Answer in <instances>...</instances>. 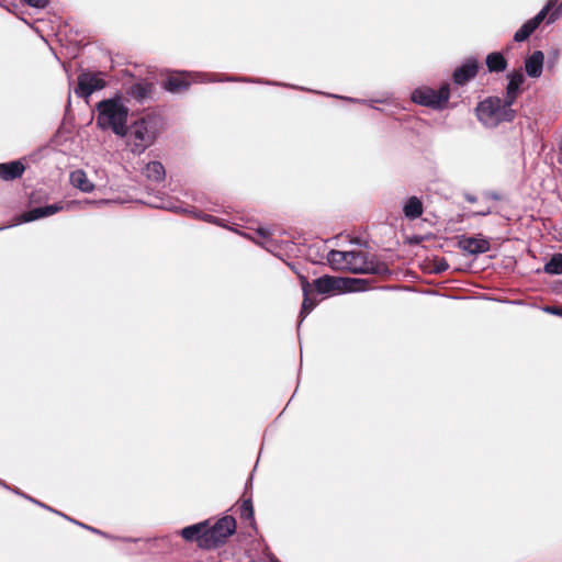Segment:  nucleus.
I'll return each instance as SVG.
<instances>
[{"mask_svg":"<svg viewBox=\"0 0 562 562\" xmlns=\"http://www.w3.org/2000/svg\"><path fill=\"white\" fill-rule=\"evenodd\" d=\"M507 78L508 83L506 87L505 97L503 99L513 105L520 93V87L525 81V77L520 70H516L508 74Z\"/></svg>","mask_w":562,"mask_h":562,"instance_id":"9d476101","label":"nucleus"},{"mask_svg":"<svg viewBox=\"0 0 562 562\" xmlns=\"http://www.w3.org/2000/svg\"><path fill=\"white\" fill-rule=\"evenodd\" d=\"M236 530V520L232 516H225L217 520L211 528L206 527L200 540V547L204 549L216 548L232 536Z\"/></svg>","mask_w":562,"mask_h":562,"instance_id":"20e7f679","label":"nucleus"},{"mask_svg":"<svg viewBox=\"0 0 562 562\" xmlns=\"http://www.w3.org/2000/svg\"><path fill=\"white\" fill-rule=\"evenodd\" d=\"M459 245L463 251L470 255L484 254L490 250L488 240L481 237H463Z\"/></svg>","mask_w":562,"mask_h":562,"instance_id":"9b49d317","label":"nucleus"},{"mask_svg":"<svg viewBox=\"0 0 562 562\" xmlns=\"http://www.w3.org/2000/svg\"><path fill=\"white\" fill-rule=\"evenodd\" d=\"M544 272L548 274H561L562 273V254H555L544 265Z\"/></svg>","mask_w":562,"mask_h":562,"instance_id":"393cba45","label":"nucleus"},{"mask_svg":"<svg viewBox=\"0 0 562 562\" xmlns=\"http://www.w3.org/2000/svg\"><path fill=\"white\" fill-rule=\"evenodd\" d=\"M240 516L244 519L254 518V508L250 499H245L240 506Z\"/></svg>","mask_w":562,"mask_h":562,"instance_id":"cd10ccee","label":"nucleus"},{"mask_svg":"<svg viewBox=\"0 0 562 562\" xmlns=\"http://www.w3.org/2000/svg\"><path fill=\"white\" fill-rule=\"evenodd\" d=\"M24 169V165L18 160L0 164V178L7 181L14 180L23 175Z\"/></svg>","mask_w":562,"mask_h":562,"instance_id":"f3484780","label":"nucleus"},{"mask_svg":"<svg viewBox=\"0 0 562 562\" xmlns=\"http://www.w3.org/2000/svg\"><path fill=\"white\" fill-rule=\"evenodd\" d=\"M23 1L26 2L31 7L38 8V9L45 8L48 4V0H23Z\"/></svg>","mask_w":562,"mask_h":562,"instance_id":"c756f323","label":"nucleus"},{"mask_svg":"<svg viewBox=\"0 0 562 562\" xmlns=\"http://www.w3.org/2000/svg\"><path fill=\"white\" fill-rule=\"evenodd\" d=\"M256 235H257V237H249V239H251L257 245L263 247L268 251L273 250V248L276 247V243L270 237L269 229L260 227L256 231Z\"/></svg>","mask_w":562,"mask_h":562,"instance_id":"4be33fe9","label":"nucleus"},{"mask_svg":"<svg viewBox=\"0 0 562 562\" xmlns=\"http://www.w3.org/2000/svg\"><path fill=\"white\" fill-rule=\"evenodd\" d=\"M69 181L74 188L85 193H90L94 190V184L88 179L87 173L82 169L71 171Z\"/></svg>","mask_w":562,"mask_h":562,"instance_id":"4468645a","label":"nucleus"},{"mask_svg":"<svg viewBox=\"0 0 562 562\" xmlns=\"http://www.w3.org/2000/svg\"><path fill=\"white\" fill-rule=\"evenodd\" d=\"M512 106L503 98L488 97L477 104L475 112L485 127L494 128L501 123L514 121L516 111Z\"/></svg>","mask_w":562,"mask_h":562,"instance_id":"7ed1b4c3","label":"nucleus"},{"mask_svg":"<svg viewBox=\"0 0 562 562\" xmlns=\"http://www.w3.org/2000/svg\"><path fill=\"white\" fill-rule=\"evenodd\" d=\"M561 15H562V2L559 5L551 8V11H550V14L548 18V23L550 24V23L555 22Z\"/></svg>","mask_w":562,"mask_h":562,"instance_id":"c85d7f7f","label":"nucleus"},{"mask_svg":"<svg viewBox=\"0 0 562 562\" xmlns=\"http://www.w3.org/2000/svg\"><path fill=\"white\" fill-rule=\"evenodd\" d=\"M544 55L541 50H535L525 60V70L528 77L539 78L543 69Z\"/></svg>","mask_w":562,"mask_h":562,"instance_id":"ddd939ff","label":"nucleus"},{"mask_svg":"<svg viewBox=\"0 0 562 562\" xmlns=\"http://www.w3.org/2000/svg\"><path fill=\"white\" fill-rule=\"evenodd\" d=\"M479 70V64L475 58H468L460 67L453 72V81L457 85H464L473 79Z\"/></svg>","mask_w":562,"mask_h":562,"instance_id":"1a4fd4ad","label":"nucleus"},{"mask_svg":"<svg viewBox=\"0 0 562 562\" xmlns=\"http://www.w3.org/2000/svg\"><path fill=\"white\" fill-rule=\"evenodd\" d=\"M448 268V263L446 261H441L438 263L436 268V272H442Z\"/></svg>","mask_w":562,"mask_h":562,"instance_id":"473e14b6","label":"nucleus"},{"mask_svg":"<svg viewBox=\"0 0 562 562\" xmlns=\"http://www.w3.org/2000/svg\"><path fill=\"white\" fill-rule=\"evenodd\" d=\"M1 485H3L4 487H8L4 483L0 482Z\"/></svg>","mask_w":562,"mask_h":562,"instance_id":"a19ab883","label":"nucleus"},{"mask_svg":"<svg viewBox=\"0 0 562 562\" xmlns=\"http://www.w3.org/2000/svg\"><path fill=\"white\" fill-rule=\"evenodd\" d=\"M189 86L190 82L181 76L169 77L164 83V88L170 92L186 90Z\"/></svg>","mask_w":562,"mask_h":562,"instance_id":"5701e85b","label":"nucleus"},{"mask_svg":"<svg viewBox=\"0 0 562 562\" xmlns=\"http://www.w3.org/2000/svg\"><path fill=\"white\" fill-rule=\"evenodd\" d=\"M536 31L535 26L529 22H525L520 29L516 31L514 34L515 42H524L526 41L533 32Z\"/></svg>","mask_w":562,"mask_h":562,"instance_id":"a878e982","label":"nucleus"},{"mask_svg":"<svg viewBox=\"0 0 562 562\" xmlns=\"http://www.w3.org/2000/svg\"><path fill=\"white\" fill-rule=\"evenodd\" d=\"M204 530H206V522H200V524L184 527L180 531V533L184 540H187V541L196 540L198 544L200 546V540L203 537Z\"/></svg>","mask_w":562,"mask_h":562,"instance_id":"412c9836","label":"nucleus"},{"mask_svg":"<svg viewBox=\"0 0 562 562\" xmlns=\"http://www.w3.org/2000/svg\"><path fill=\"white\" fill-rule=\"evenodd\" d=\"M449 87L442 86L439 90L428 87L417 88L412 93L413 102L432 109H442L449 100Z\"/></svg>","mask_w":562,"mask_h":562,"instance_id":"423d86ee","label":"nucleus"},{"mask_svg":"<svg viewBox=\"0 0 562 562\" xmlns=\"http://www.w3.org/2000/svg\"><path fill=\"white\" fill-rule=\"evenodd\" d=\"M423 202L417 196H411L403 205V213L408 220H416L423 215Z\"/></svg>","mask_w":562,"mask_h":562,"instance_id":"a211bd4d","label":"nucleus"},{"mask_svg":"<svg viewBox=\"0 0 562 562\" xmlns=\"http://www.w3.org/2000/svg\"><path fill=\"white\" fill-rule=\"evenodd\" d=\"M547 313L562 317V308L557 306H547L544 308Z\"/></svg>","mask_w":562,"mask_h":562,"instance_id":"7c9ffc66","label":"nucleus"},{"mask_svg":"<svg viewBox=\"0 0 562 562\" xmlns=\"http://www.w3.org/2000/svg\"><path fill=\"white\" fill-rule=\"evenodd\" d=\"M160 119L157 115H145L126 126L127 146L134 155L143 154L150 147L159 133Z\"/></svg>","mask_w":562,"mask_h":562,"instance_id":"f03ea898","label":"nucleus"},{"mask_svg":"<svg viewBox=\"0 0 562 562\" xmlns=\"http://www.w3.org/2000/svg\"><path fill=\"white\" fill-rule=\"evenodd\" d=\"M485 63L490 72H501L507 68V60L502 53L498 52L488 54Z\"/></svg>","mask_w":562,"mask_h":562,"instance_id":"aec40b11","label":"nucleus"},{"mask_svg":"<svg viewBox=\"0 0 562 562\" xmlns=\"http://www.w3.org/2000/svg\"><path fill=\"white\" fill-rule=\"evenodd\" d=\"M464 198H465V200H467L468 202H470V203H474V202H476V198H475L474 195H472V194H465V196H464Z\"/></svg>","mask_w":562,"mask_h":562,"instance_id":"c9c22d12","label":"nucleus"},{"mask_svg":"<svg viewBox=\"0 0 562 562\" xmlns=\"http://www.w3.org/2000/svg\"><path fill=\"white\" fill-rule=\"evenodd\" d=\"M85 203H87V204H97V203H104V201L95 202V201L86 200Z\"/></svg>","mask_w":562,"mask_h":562,"instance_id":"58836bf2","label":"nucleus"},{"mask_svg":"<svg viewBox=\"0 0 562 562\" xmlns=\"http://www.w3.org/2000/svg\"><path fill=\"white\" fill-rule=\"evenodd\" d=\"M63 209H64V206L60 204H50V205H46V206L35 207V209H32V210L23 213L21 215L20 222H22V223L33 222V221H36L42 217L50 216V215L61 211Z\"/></svg>","mask_w":562,"mask_h":562,"instance_id":"f8f14e48","label":"nucleus"},{"mask_svg":"<svg viewBox=\"0 0 562 562\" xmlns=\"http://www.w3.org/2000/svg\"><path fill=\"white\" fill-rule=\"evenodd\" d=\"M244 237H247V234H244ZM249 237H250V236H248V238H249Z\"/></svg>","mask_w":562,"mask_h":562,"instance_id":"37998d69","label":"nucleus"},{"mask_svg":"<svg viewBox=\"0 0 562 562\" xmlns=\"http://www.w3.org/2000/svg\"><path fill=\"white\" fill-rule=\"evenodd\" d=\"M144 176L154 182H161L166 178V170L160 161L154 160L146 165Z\"/></svg>","mask_w":562,"mask_h":562,"instance_id":"6ab92c4d","label":"nucleus"},{"mask_svg":"<svg viewBox=\"0 0 562 562\" xmlns=\"http://www.w3.org/2000/svg\"><path fill=\"white\" fill-rule=\"evenodd\" d=\"M149 93L150 85L145 82H136L128 90V94L137 101L144 100Z\"/></svg>","mask_w":562,"mask_h":562,"instance_id":"b1692460","label":"nucleus"},{"mask_svg":"<svg viewBox=\"0 0 562 562\" xmlns=\"http://www.w3.org/2000/svg\"><path fill=\"white\" fill-rule=\"evenodd\" d=\"M271 562H279V561H278V560H276V559H273V560H271Z\"/></svg>","mask_w":562,"mask_h":562,"instance_id":"79ce46f5","label":"nucleus"},{"mask_svg":"<svg viewBox=\"0 0 562 562\" xmlns=\"http://www.w3.org/2000/svg\"><path fill=\"white\" fill-rule=\"evenodd\" d=\"M348 271L352 273L386 274L390 272L387 266L361 250L350 251Z\"/></svg>","mask_w":562,"mask_h":562,"instance_id":"39448f33","label":"nucleus"},{"mask_svg":"<svg viewBox=\"0 0 562 562\" xmlns=\"http://www.w3.org/2000/svg\"><path fill=\"white\" fill-rule=\"evenodd\" d=\"M105 87V81L100 74L82 72L78 76V87L75 92L78 97L88 99L93 92Z\"/></svg>","mask_w":562,"mask_h":562,"instance_id":"0eeeda50","label":"nucleus"},{"mask_svg":"<svg viewBox=\"0 0 562 562\" xmlns=\"http://www.w3.org/2000/svg\"><path fill=\"white\" fill-rule=\"evenodd\" d=\"M488 214H491V209H488V207L486 210L481 209V211L475 213V215H481V216H485V215H488Z\"/></svg>","mask_w":562,"mask_h":562,"instance_id":"72a5a7b5","label":"nucleus"},{"mask_svg":"<svg viewBox=\"0 0 562 562\" xmlns=\"http://www.w3.org/2000/svg\"><path fill=\"white\" fill-rule=\"evenodd\" d=\"M25 497H26L27 499H30L31 502H33V503H35V504H37V505H40L41 507L47 508V509H49V510H53L50 507H48V506H46V505H44V504H42V503H40V502H37V501L33 499L32 497H29V496H25Z\"/></svg>","mask_w":562,"mask_h":562,"instance_id":"f704fd0d","label":"nucleus"},{"mask_svg":"<svg viewBox=\"0 0 562 562\" xmlns=\"http://www.w3.org/2000/svg\"><path fill=\"white\" fill-rule=\"evenodd\" d=\"M79 525H80V526H82V527H85V528H87V529H89V530H91V531H93V532L101 533L99 530H97V529H94V528L87 527V526H85V525H82V524H79Z\"/></svg>","mask_w":562,"mask_h":562,"instance_id":"e433bc0d","label":"nucleus"},{"mask_svg":"<svg viewBox=\"0 0 562 562\" xmlns=\"http://www.w3.org/2000/svg\"><path fill=\"white\" fill-rule=\"evenodd\" d=\"M347 100L352 101V102H359V103H364L366 102L364 100L351 99V98H348Z\"/></svg>","mask_w":562,"mask_h":562,"instance_id":"4c0bfd02","label":"nucleus"},{"mask_svg":"<svg viewBox=\"0 0 562 562\" xmlns=\"http://www.w3.org/2000/svg\"><path fill=\"white\" fill-rule=\"evenodd\" d=\"M492 198H493L494 200H497V199H498V195H497V194H492Z\"/></svg>","mask_w":562,"mask_h":562,"instance_id":"ea45409f","label":"nucleus"},{"mask_svg":"<svg viewBox=\"0 0 562 562\" xmlns=\"http://www.w3.org/2000/svg\"><path fill=\"white\" fill-rule=\"evenodd\" d=\"M301 284L304 299L300 312V317L304 319L315 308L318 302L310 296L312 285L305 277H301Z\"/></svg>","mask_w":562,"mask_h":562,"instance_id":"2eb2a0df","label":"nucleus"},{"mask_svg":"<svg viewBox=\"0 0 562 562\" xmlns=\"http://www.w3.org/2000/svg\"><path fill=\"white\" fill-rule=\"evenodd\" d=\"M348 281L342 278L323 276L315 279L311 285L318 294L328 295L342 291Z\"/></svg>","mask_w":562,"mask_h":562,"instance_id":"6e6552de","label":"nucleus"},{"mask_svg":"<svg viewBox=\"0 0 562 562\" xmlns=\"http://www.w3.org/2000/svg\"><path fill=\"white\" fill-rule=\"evenodd\" d=\"M95 123L102 131H112L115 135L126 136L128 109L120 98L106 99L97 104Z\"/></svg>","mask_w":562,"mask_h":562,"instance_id":"f257e3e1","label":"nucleus"},{"mask_svg":"<svg viewBox=\"0 0 562 562\" xmlns=\"http://www.w3.org/2000/svg\"><path fill=\"white\" fill-rule=\"evenodd\" d=\"M554 7L553 1H549L532 19L528 20L537 30L541 22L549 16L551 8Z\"/></svg>","mask_w":562,"mask_h":562,"instance_id":"bb28decb","label":"nucleus"},{"mask_svg":"<svg viewBox=\"0 0 562 562\" xmlns=\"http://www.w3.org/2000/svg\"><path fill=\"white\" fill-rule=\"evenodd\" d=\"M201 218H203L205 222L214 223V224H218L220 225V220L214 217L213 215L205 214V215L201 216Z\"/></svg>","mask_w":562,"mask_h":562,"instance_id":"2f4dec72","label":"nucleus"},{"mask_svg":"<svg viewBox=\"0 0 562 562\" xmlns=\"http://www.w3.org/2000/svg\"><path fill=\"white\" fill-rule=\"evenodd\" d=\"M326 258L334 270L348 271L350 251L329 250Z\"/></svg>","mask_w":562,"mask_h":562,"instance_id":"dca6fc26","label":"nucleus"}]
</instances>
